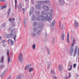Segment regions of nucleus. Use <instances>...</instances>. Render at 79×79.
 Listing matches in <instances>:
<instances>
[{
	"label": "nucleus",
	"mask_w": 79,
	"mask_h": 79,
	"mask_svg": "<svg viewBox=\"0 0 79 79\" xmlns=\"http://www.w3.org/2000/svg\"><path fill=\"white\" fill-rule=\"evenodd\" d=\"M52 17V15L50 13H47L46 14V17L44 16H39L37 18V21H43L44 19H46V21H51L52 19L51 18Z\"/></svg>",
	"instance_id": "1"
},
{
	"label": "nucleus",
	"mask_w": 79,
	"mask_h": 79,
	"mask_svg": "<svg viewBox=\"0 0 79 79\" xmlns=\"http://www.w3.org/2000/svg\"><path fill=\"white\" fill-rule=\"evenodd\" d=\"M18 60L19 62L23 61V53H20L18 56Z\"/></svg>",
	"instance_id": "2"
},
{
	"label": "nucleus",
	"mask_w": 79,
	"mask_h": 79,
	"mask_svg": "<svg viewBox=\"0 0 79 79\" xmlns=\"http://www.w3.org/2000/svg\"><path fill=\"white\" fill-rule=\"evenodd\" d=\"M7 56L8 57V63H9L10 62V57H9V55H10V51L8 49L7 50Z\"/></svg>",
	"instance_id": "3"
},
{
	"label": "nucleus",
	"mask_w": 79,
	"mask_h": 79,
	"mask_svg": "<svg viewBox=\"0 0 79 79\" xmlns=\"http://www.w3.org/2000/svg\"><path fill=\"white\" fill-rule=\"evenodd\" d=\"M40 4H43L44 3H49L50 1L49 0H46L44 1H40L39 2Z\"/></svg>",
	"instance_id": "4"
},
{
	"label": "nucleus",
	"mask_w": 79,
	"mask_h": 79,
	"mask_svg": "<svg viewBox=\"0 0 79 79\" xmlns=\"http://www.w3.org/2000/svg\"><path fill=\"white\" fill-rule=\"evenodd\" d=\"M8 42L9 44H10V45H14V42L12 40L9 39L8 40Z\"/></svg>",
	"instance_id": "5"
},
{
	"label": "nucleus",
	"mask_w": 79,
	"mask_h": 79,
	"mask_svg": "<svg viewBox=\"0 0 79 79\" xmlns=\"http://www.w3.org/2000/svg\"><path fill=\"white\" fill-rule=\"evenodd\" d=\"M43 8L44 10H46L47 11H49V9L48 8V7L47 5H44L43 6Z\"/></svg>",
	"instance_id": "6"
},
{
	"label": "nucleus",
	"mask_w": 79,
	"mask_h": 79,
	"mask_svg": "<svg viewBox=\"0 0 79 79\" xmlns=\"http://www.w3.org/2000/svg\"><path fill=\"white\" fill-rule=\"evenodd\" d=\"M64 1V0H60L59 2V4L60 5H64L65 3Z\"/></svg>",
	"instance_id": "7"
},
{
	"label": "nucleus",
	"mask_w": 79,
	"mask_h": 79,
	"mask_svg": "<svg viewBox=\"0 0 79 79\" xmlns=\"http://www.w3.org/2000/svg\"><path fill=\"white\" fill-rule=\"evenodd\" d=\"M18 8L19 10V11L21 12V10L22 9V5L21 4H19L18 6Z\"/></svg>",
	"instance_id": "8"
},
{
	"label": "nucleus",
	"mask_w": 79,
	"mask_h": 79,
	"mask_svg": "<svg viewBox=\"0 0 79 79\" xmlns=\"http://www.w3.org/2000/svg\"><path fill=\"white\" fill-rule=\"evenodd\" d=\"M74 26L75 27H77L79 26V23H78V22L76 20L75 21Z\"/></svg>",
	"instance_id": "9"
},
{
	"label": "nucleus",
	"mask_w": 79,
	"mask_h": 79,
	"mask_svg": "<svg viewBox=\"0 0 79 79\" xmlns=\"http://www.w3.org/2000/svg\"><path fill=\"white\" fill-rule=\"evenodd\" d=\"M58 68L59 71H62V69L63 68V66H62V65L60 64L59 65Z\"/></svg>",
	"instance_id": "10"
},
{
	"label": "nucleus",
	"mask_w": 79,
	"mask_h": 79,
	"mask_svg": "<svg viewBox=\"0 0 79 79\" xmlns=\"http://www.w3.org/2000/svg\"><path fill=\"white\" fill-rule=\"evenodd\" d=\"M68 35L67 36V42L69 43V33H67Z\"/></svg>",
	"instance_id": "11"
},
{
	"label": "nucleus",
	"mask_w": 79,
	"mask_h": 79,
	"mask_svg": "<svg viewBox=\"0 0 79 79\" xmlns=\"http://www.w3.org/2000/svg\"><path fill=\"white\" fill-rule=\"evenodd\" d=\"M4 57H3V56H2L1 59L0 63H2V64L3 63V62H4Z\"/></svg>",
	"instance_id": "12"
},
{
	"label": "nucleus",
	"mask_w": 79,
	"mask_h": 79,
	"mask_svg": "<svg viewBox=\"0 0 79 79\" xmlns=\"http://www.w3.org/2000/svg\"><path fill=\"white\" fill-rule=\"evenodd\" d=\"M15 33H16V32L14 30H12L11 31L10 34L14 35L15 34Z\"/></svg>",
	"instance_id": "13"
},
{
	"label": "nucleus",
	"mask_w": 79,
	"mask_h": 79,
	"mask_svg": "<svg viewBox=\"0 0 79 79\" xmlns=\"http://www.w3.org/2000/svg\"><path fill=\"white\" fill-rule=\"evenodd\" d=\"M15 21V19H9V21H10V22H14Z\"/></svg>",
	"instance_id": "14"
},
{
	"label": "nucleus",
	"mask_w": 79,
	"mask_h": 79,
	"mask_svg": "<svg viewBox=\"0 0 79 79\" xmlns=\"http://www.w3.org/2000/svg\"><path fill=\"white\" fill-rule=\"evenodd\" d=\"M61 37V39L62 40H64V35H62Z\"/></svg>",
	"instance_id": "15"
},
{
	"label": "nucleus",
	"mask_w": 79,
	"mask_h": 79,
	"mask_svg": "<svg viewBox=\"0 0 79 79\" xmlns=\"http://www.w3.org/2000/svg\"><path fill=\"white\" fill-rule=\"evenodd\" d=\"M36 19V17L35 15H33L32 17V20L33 21H35Z\"/></svg>",
	"instance_id": "16"
},
{
	"label": "nucleus",
	"mask_w": 79,
	"mask_h": 79,
	"mask_svg": "<svg viewBox=\"0 0 79 79\" xmlns=\"http://www.w3.org/2000/svg\"><path fill=\"white\" fill-rule=\"evenodd\" d=\"M40 4H37L36 6V8H37V9H40Z\"/></svg>",
	"instance_id": "17"
},
{
	"label": "nucleus",
	"mask_w": 79,
	"mask_h": 79,
	"mask_svg": "<svg viewBox=\"0 0 79 79\" xmlns=\"http://www.w3.org/2000/svg\"><path fill=\"white\" fill-rule=\"evenodd\" d=\"M73 48H70V54L72 55V54H73Z\"/></svg>",
	"instance_id": "18"
},
{
	"label": "nucleus",
	"mask_w": 79,
	"mask_h": 79,
	"mask_svg": "<svg viewBox=\"0 0 79 79\" xmlns=\"http://www.w3.org/2000/svg\"><path fill=\"white\" fill-rule=\"evenodd\" d=\"M33 11H34V8L33 7H32L31 9L30 13H33Z\"/></svg>",
	"instance_id": "19"
},
{
	"label": "nucleus",
	"mask_w": 79,
	"mask_h": 79,
	"mask_svg": "<svg viewBox=\"0 0 79 79\" xmlns=\"http://www.w3.org/2000/svg\"><path fill=\"white\" fill-rule=\"evenodd\" d=\"M43 24H40L39 26V28L40 29H43Z\"/></svg>",
	"instance_id": "20"
},
{
	"label": "nucleus",
	"mask_w": 79,
	"mask_h": 79,
	"mask_svg": "<svg viewBox=\"0 0 79 79\" xmlns=\"http://www.w3.org/2000/svg\"><path fill=\"white\" fill-rule=\"evenodd\" d=\"M55 25V21L53 20L51 25L52 26H54Z\"/></svg>",
	"instance_id": "21"
},
{
	"label": "nucleus",
	"mask_w": 79,
	"mask_h": 79,
	"mask_svg": "<svg viewBox=\"0 0 79 79\" xmlns=\"http://www.w3.org/2000/svg\"><path fill=\"white\" fill-rule=\"evenodd\" d=\"M15 10H16V9L17 8V0H15Z\"/></svg>",
	"instance_id": "22"
},
{
	"label": "nucleus",
	"mask_w": 79,
	"mask_h": 79,
	"mask_svg": "<svg viewBox=\"0 0 79 79\" xmlns=\"http://www.w3.org/2000/svg\"><path fill=\"white\" fill-rule=\"evenodd\" d=\"M41 14L42 15H45L46 14V12L45 11L43 10L41 12Z\"/></svg>",
	"instance_id": "23"
},
{
	"label": "nucleus",
	"mask_w": 79,
	"mask_h": 79,
	"mask_svg": "<svg viewBox=\"0 0 79 79\" xmlns=\"http://www.w3.org/2000/svg\"><path fill=\"white\" fill-rule=\"evenodd\" d=\"M25 69H26V70H27L29 69V66L28 65H27L26 66L25 68Z\"/></svg>",
	"instance_id": "24"
},
{
	"label": "nucleus",
	"mask_w": 79,
	"mask_h": 79,
	"mask_svg": "<svg viewBox=\"0 0 79 79\" xmlns=\"http://www.w3.org/2000/svg\"><path fill=\"white\" fill-rule=\"evenodd\" d=\"M75 42H76V40H73V42L71 44L72 46H73V45H74V44H75Z\"/></svg>",
	"instance_id": "25"
},
{
	"label": "nucleus",
	"mask_w": 79,
	"mask_h": 79,
	"mask_svg": "<svg viewBox=\"0 0 79 79\" xmlns=\"http://www.w3.org/2000/svg\"><path fill=\"white\" fill-rule=\"evenodd\" d=\"M5 72H4L1 75V78H2L3 76H4V75H5Z\"/></svg>",
	"instance_id": "26"
},
{
	"label": "nucleus",
	"mask_w": 79,
	"mask_h": 79,
	"mask_svg": "<svg viewBox=\"0 0 79 79\" xmlns=\"http://www.w3.org/2000/svg\"><path fill=\"white\" fill-rule=\"evenodd\" d=\"M32 48L34 50H35V44H34L32 46Z\"/></svg>",
	"instance_id": "27"
},
{
	"label": "nucleus",
	"mask_w": 79,
	"mask_h": 79,
	"mask_svg": "<svg viewBox=\"0 0 79 79\" xmlns=\"http://www.w3.org/2000/svg\"><path fill=\"white\" fill-rule=\"evenodd\" d=\"M59 26L60 27V29L61 28H62V29L63 27V25H61V23H59Z\"/></svg>",
	"instance_id": "28"
},
{
	"label": "nucleus",
	"mask_w": 79,
	"mask_h": 79,
	"mask_svg": "<svg viewBox=\"0 0 79 79\" xmlns=\"http://www.w3.org/2000/svg\"><path fill=\"white\" fill-rule=\"evenodd\" d=\"M13 37H14V35L10 34V38H13Z\"/></svg>",
	"instance_id": "29"
},
{
	"label": "nucleus",
	"mask_w": 79,
	"mask_h": 79,
	"mask_svg": "<svg viewBox=\"0 0 79 79\" xmlns=\"http://www.w3.org/2000/svg\"><path fill=\"white\" fill-rule=\"evenodd\" d=\"M33 70V68L31 67V68H30L29 69V72H30V73H31V71H32Z\"/></svg>",
	"instance_id": "30"
},
{
	"label": "nucleus",
	"mask_w": 79,
	"mask_h": 79,
	"mask_svg": "<svg viewBox=\"0 0 79 79\" xmlns=\"http://www.w3.org/2000/svg\"><path fill=\"white\" fill-rule=\"evenodd\" d=\"M70 68H69L68 69V71H71V69H72V68H73V66H72V65H70Z\"/></svg>",
	"instance_id": "31"
},
{
	"label": "nucleus",
	"mask_w": 79,
	"mask_h": 79,
	"mask_svg": "<svg viewBox=\"0 0 79 79\" xmlns=\"http://www.w3.org/2000/svg\"><path fill=\"white\" fill-rule=\"evenodd\" d=\"M42 31H41V30H40L39 31H38L37 32V34H40V33H41V32Z\"/></svg>",
	"instance_id": "32"
},
{
	"label": "nucleus",
	"mask_w": 79,
	"mask_h": 79,
	"mask_svg": "<svg viewBox=\"0 0 79 79\" xmlns=\"http://www.w3.org/2000/svg\"><path fill=\"white\" fill-rule=\"evenodd\" d=\"M0 68H4V65L3 64H1Z\"/></svg>",
	"instance_id": "33"
},
{
	"label": "nucleus",
	"mask_w": 79,
	"mask_h": 79,
	"mask_svg": "<svg viewBox=\"0 0 79 79\" xmlns=\"http://www.w3.org/2000/svg\"><path fill=\"white\" fill-rule=\"evenodd\" d=\"M27 21V19H25L24 21V23H26Z\"/></svg>",
	"instance_id": "34"
},
{
	"label": "nucleus",
	"mask_w": 79,
	"mask_h": 79,
	"mask_svg": "<svg viewBox=\"0 0 79 79\" xmlns=\"http://www.w3.org/2000/svg\"><path fill=\"white\" fill-rule=\"evenodd\" d=\"M74 54L73 56V57H74L75 56H76V52H77V51H74Z\"/></svg>",
	"instance_id": "35"
},
{
	"label": "nucleus",
	"mask_w": 79,
	"mask_h": 79,
	"mask_svg": "<svg viewBox=\"0 0 79 79\" xmlns=\"http://www.w3.org/2000/svg\"><path fill=\"white\" fill-rule=\"evenodd\" d=\"M2 43L3 44H5V43H6V41H5V40H3L2 41Z\"/></svg>",
	"instance_id": "36"
},
{
	"label": "nucleus",
	"mask_w": 79,
	"mask_h": 79,
	"mask_svg": "<svg viewBox=\"0 0 79 79\" xmlns=\"http://www.w3.org/2000/svg\"><path fill=\"white\" fill-rule=\"evenodd\" d=\"M33 29L34 30V31L35 32H36V31H37V28H34Z\"/></svg>",
	"instance_id": "37"
},
{
	"label": "nucleus",
	"mask_w": 79,
	"mask_h": 79,
	"mask_svg": "<svg viewBox=\"0 0 79 79\" xmlns=\"http://www.w3.org/2000/svg\"><path fill=\"white\" fill-rule=\"evenodd\" d=\"M73 66L74 68H75L76 67V64H74Z\"/></svg>",
	"instance_id": "38"
},
{
	"label": "nucleus",
	"mask_w": 79,
	"mask_h": 79,
	"mask_svg": "<svg viewBox=\"0 0 79 79\" xmlns=\"http://www.w3.org/2000/svg\"><path fill=\"white\" fill-rule=\"evenodd\" d=\"M33 25L35 26H37V22H34L33 23Z\"/></svg>",
	"instance_id": "39"
},
{
	"label": "nucleus",
	"mask_w": 79,
	"mask_h": 79,
	"mask_svg": "<svg viewBox=\"0 0 79 79\" xmlns=\"http://www.w3.org/2000/svg\"><path fill=\"white\" fill-rule=\"evenodd\" d=\"M16 35H15L14 37V39L15 41H16Z\"/></svg>",
	"instance_id": "40"
},
{
	"label": "nucleus",
	"mask_w": 79,
	"mask_h": 79,
	"mask_svg": "<svg viewBox=\"0 0 79 79\" xmlns=\"http://www.w3.org/2000/svg\"><path fill=\"white\" fill-rule=\"evenodd\" d=\"M54 71L53 70H52L51 71V74H54Z\"/></svg>",
	"instance_id": "41"
},
{
	"label": "nucleus",
	"mask_w": 79,
	"mask_h": 79,
	"mask_svg": "<svg viewBox=\"0 0 79 79\" xmlns=\"http://www.w3.org/2000/svg\"><path fill=\"white\" fill-rule=\"evenodd\" d=\"M5 26H6V23H4L3 24H2V27H5Z\"/></svg>",
	"instance_id": "42"
},
{
	"label": "nucleus",
	"mask_w": 79,
	"mask_h": 79,
	"mask_svg": "<svg viewBox=\"0 0 79 79\" xmlns=\"http://www.w3.org/2000/svg\"><path fill=\"white\" fill-rule=\"evenodd\" d=\"M77 46H76L75 47V51H77Z\"/></svg>",
	"instance_id": "43"
},
{
	"label": "nucleus",
	"mask_w": 79,
	"mask_h": 79,
	"mask_svg": "<svg viewBox=\"0 0 79 79\" xmlns=\"http://www.w3.org/2000/svg\"><path fill=\"white\" fill-rule=\"evenodd\" d=\"M52 77H53V79H57V77H56L55 76H52Z\"/></svg>",
	"instance_id": "44"
},
{
	"label": "nucleus",
	"mask_w": 79,
	"mask_h": 79,
	"mask_svg": "<svg viewBox=\"0 0 79 79\" xmlns=\"http://www.w3.org/2000/svg\"><path fill=\"white\" fill-rule=\"evenodd\" d=\"M32 35L33 37H35V34L34 33H33Z\"/></svg>",
	"instance_id": "45"
},
{
	"label": "nucleus",
	"mask_w": 79,
	"mask_h": 79,
	"mask_svg": "<svg viewBox=\"0 0 79 79\" xmlns=\"http://www.w3.org/2000/svg\"><path fill=\"white\" fill-rule=\"evenodd\" d=\"M47 50L48 54L49 55L50 54V51H49V50L48 49H47Z\"/></svg>",
	"instance_id": "46"
},
{
	"label": "nucleus",
	"mask_w": 79,
	"mask_h": 79,
	"mask_svg": "<svg viewBox=\"0 0 79 79\" xmlns=\"http://www.w3.org/2000/svg\"><path fill=\"white\" fill-rule=\"evenodd\" d=\"M11 11V9L10 8H9V10H8V12H10Z\"/></svg>",
	"instance_id": "47"
},
{
	"label": "nucleus",
	"mask_w": 79,
	"mask_h": 79,
	"mask_svg": "<svg viewBox=\"0 0 79 79\" xmlns=\"http://www.w3.org/2000/svg\"><path fill=\"white\" fill-rule=\"evenodd\" d=\"M7 71H8V69H5L4 72H5V73H6V72H7Z\"/></svg>",
	"instance_id": "48"
},
{
	"label": "nucleus",
	"mask_w": 79,
	"mask_h": 79,
	"mask_svg": "<svg viewBox=\"0 0 79 79\" xmlns=\"http://www.w3.org/2000/svg\"><path fill=\"white\" fill-rule=\"evenodd\" d=\"M7 38H10V35H7L6 36Z\"/></svg>",
	"instance_id": "49"
},
{
	"label": "nucleus",
	"mask_w": 79,
	"mask_h": 79,
	"mask_svg": "<svg viewBox=\"0 0 79 79\" xmlns=\"http://www.w3.org/2000/svg\"><path fill=\"white\" fill-rule=\"evenodd\" d=\"M69 77H71V73H69Z\"/></svg>",
	"instance_id": "50"
},
{
	"label": "nucleus",
	"mask_w": 79,
	"mask_h": 79,
	"mask_svg": "<svg viewBox=\"0 0 79 79\" xmlns=\"http://www.w3.org/2000/svg\"><path fill=\"white\" fill-rule=\"evenodd\" d=\"M13 25H12V26H15V23H13Z\"/></svg>",
	"instance_id": "51"
},
{
	"label": "nucleus",
	"mask_w": 79,
	"mask_h": 79,
	"mask_svg": "<svg viewBox=\"0 0 79 79\" xmlns=\"http://www.w3.org/2000/svg\"><path fill=\"white\" fill-rule=\"evenodd\" d=\"M3 7H4V8H6V5H4Z\"/></svg>",
	"instance_id": "52"
},
{
	"label": "nucleus",
	"mask_w": 79,
	"mask_h": 79,
	"mask_svg": "<svg viewBox=\"0 0 79 79\" xmlns=\"http://www.w3.org/2000/svg\"><path fill=\"white\" fill-rule=\"evenodd\" d=\"M2 39V37L0 35V40H1Z\"/></svg>",
	"instance_id": "53"
},
{
	"label": "nucleus",
	"mask_w": 79,
	"mask_h": 79,
	"mask_svg": "<svg viewBox=\"0 0 79 79\" xmlns=\"http://www.w3.org/2000/svg\"><path fill=\"white\" fill-rule=\"evenodd\" d=\"M22 10H23V11H25V8H23V9H22Z\"/></svg>",
	"instance_id": "54"
},
{
	"label": "nucleus",
	"mask_w": 79,
	"mask_h": 79,
	"mask_svg": "<svg viewBox=\"0 0 79 79\" xmlns=\"http://www.w3.org/2000/svg\"><path fill=\"white\" fill-rule=\"evenodd\" d=\"M2 2H5V0H2Z\"/></svg>",
	"instance_id": "55"
},
{
	"label": "nucleus",
	"mask_w": 79,
	"mask_h": 79,
	"mask_svg": "<svg viewBox=\"0 0 79 79\" xmlns=\"http://www.w3.org/2000/svg\"><path fill=\"white\" fill-rule=\"evenodd\" d=\"M8 12V16H9L10 12Z\"/></svg>",
	"instance_id": "56"
},
{
	"label": "nucleus",
	"mask_w": 79,
	"mask_h": 79,
	"mask_svg": "<svg viewBox=\"0 0 79 79\" xmlns=\"http://www.w3.org/2000/svg\"><path fill=\"white\" fill-rule=\"evenodd\" d=\"M4 8L3 7H2L1 8V9L2 10H3V9H4Z\"/></svg>",
	"instance_id": "57"
},
{
	"label": "nucleus",
	"mask_w": 79,
	"mask_h": 79,
	"mask_svg": "<svg viewBox=\"0 0 79 79\" xmlns=\"http://www.w3.org/2000/svg\"><path fill=\"white\" fill-rule=\"evenodd\" d=\"M7 79H11V78H10V77H9L7 78Z\"/></svg>",
	"instance_id": "58"
},
{
	"label": "nucleus",
	"mask_w": 79,
	"mask_h": 79,
	"mask_svg": "<svg viewBox=\"0 0 79 79\" xmlns=\"http://www.w3.org/2000/svg\"><path fill=\"white\" fill-rule=\"evenodd\" d=\"M77 54H78V55H79V51H78L77 52Z\"/></svg>",
	"instance_id": "59"
},
{
	"label": "nucleus",
	"mask_w": 79,
	"mask_h": 79,
	"mask_svg": "<svg viewBox=\"0 0 79 79\" xmlns=\"http://www.w3.org/2000/svg\"><path fill=\"white\" fill-rule=\"evenodd\" d=\"M51 12H53V10H51Z\"/></svg>",
	"instance_id": "60"
},
{
	"label": "nucleus",
	"mask_w": 79,
	"mask_h": 79,
	"mask_svg": "<svg viewBox=\"0 0 79 79\" xmlns=\"http://www.w3.org/2000/svg\"><path fill=\"white\" fill-rule=\"evenodd\" d=\"M25 11H23V14H24V12H25Z\"/></svg>",
	"instance_id": "61"
},
{
	"label": "nucleus",
	"mask_w": 79,
	"mask_h": 79,
	"mask_svg": "<svg viewBox=\"0 0 79 79\" xmlns=\"http://www.w3.org/2000/svg\"><path fill=\"white\" fill-rule=\"evenodd\" d=\"M2 2V1L0 0V2Z\"/></svg>",
	"instance_id": "62"
},
{
	"label": "nucleus",
	"mask_w": 79,
	"mask_h": 79,
	"mask_svg": "<svg viewBox=\"0 0 79 79\" xmlns=\"http://www.w3.org/2000/svg\"><path fill=\"white\" fill-rule=\"evenodd\" d=\"M5 47V46L4 45V47Z\"/></svg>",
	"instance_id": "63"
},
{
	"label": "nucleus",
	"mask_w": 79,
	"mask_h": 79,
	"mask_svg": "<svg viewBox=\"0 0 79 79\" xmlns=\"http://www.w3.org/2000/svg\"><path fill=\"white\" fill-rule=\"evenodd\" d=\"M26 0H25V1L26 2Z\"/></svg>",
	"instance_id": "64"
}]
</instances>
